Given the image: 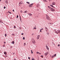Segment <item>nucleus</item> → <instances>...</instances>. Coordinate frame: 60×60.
<instances>
[{"instance_id": "1", "label": "nucleus", "mask_w": 60, "mask_h": 60, "mask_svg": "<svg viewBox=\"0 0 60 60\" xmlns=\"http://www.w3.org/2000/svg\"><path fill=\"white\" fill-rule=\"evenodd\" d=\"M46 19H47V20H51V19H50V17L48 16L47 15H46Z\"/></svg>"}, {"instance_id": "2", "label": "nucleus", "mask_w": 60, "mask_h": 60, "mask_svg": "<svg viewBox=\"0 0 60 60\" xmlns=\"http://www.w3.org/2000/svg\"><path fill=\"white\" fill-rule=\"evenodd\" d=\"M50 10H51L52 11H55V9L53 8H51Z\"/></svg>"}, {"instance_id": "3", "label": "nucleus", "mask_w": 60, "mask_h": 60, "mask_svg": "<svg viewBox=\"0 0 60 60\" xmlns=\"http://www.w3.org/2000/svg\"><path fill=\"white\" fill-rule=\"evenodd\" d=\"M32 42L33 43H34V44L35 43V40H34V39H32Z\"/></svg>"}, {"instance_id": "4", "label": "nucleus", "mask_w": 60, "mask_h": 60, "mask_svg": "<svg viewBox=\"0 0 60 60\" xmlns=\"http://www.w3.org/2000/svg\"><path fill=\"white\" fill-rule=\"evenodd\" d=\"M33 4H30L29 5V7H32V5H33Z\"/></svg>"}, {"instance_id": "5", "label": "nucleus", "mask_w": 60, "mask_h": 60, "mask_svg": "<svg viewBox=\"0 0 60 60\" xmlns=\"http://www.w3.org/2000/svg\"><path fill=\"white\" fill-rule=\"evenodd\" d=\"M40 37V35H38V36L37 37V39H39V38Z\"/></svg>"}, {"instance_id": "6", "label": "nucleus", "mask_w": 60, "mask_h": 60, "mask_svg": "<svg viewBox=\"0 0 60 60\" xmlns=\"http://www.w3.org/2000/svg\"><path fill=\"white\" fill-rule=\"evenodd\" d=\"M46 49H47V50H49V47H48V46H47V45H46Z\"/></svg>"}, {"instance_id": "7", "label": "nucleus", "mask_w": 60, "mask_h": 60, "mask_svg": "<svg viewBox=\"0 0 60 60\" xmlns=\"http://www.w3.org/2000/svg\"><path fill=\"white\" fill-rule=\"evenodd\" d=\"M22 4V1H21L19 3V4Z\"/></svg>"}, {"instance_id": "8", "label": "nucleus", "mask_w": 60, "mask_h": 60, "mask_svg": "<svg viewBox=\"0 0 60 60\" xmlns=\"http://www.w3.org/2000/svg\"><path fill=\"white\" fill-rule=\"evenodd\" d=\"M52 4L53 5H55L56 4H55V3L54 2H52Z\"/></svg>"}, {"instance_id": "9", "label": "nucleus", "mask_w": 60, "mask_h": 60, "mask_svg": "<svg viewBox=\"0 0 60 60\" xmlns=\"http://www.w3.org/2000/svg\"><path fill=\"white\" fill-rule=\"evenodd\" d=\"M50 5V6H51L52 7H53V8H55V7H53V6L52 5Z\"/></svg>"}, {"instance_id": "10", "label": "nucleus", "mask_w": 60, "mask_h": 60, "mask_svg": "<svg viewBox=\"0 0 60 60\" xmlns=\"http://www.w3.org/2000/svg\"><path fill=\"white\" fill-rule=\"evenodd\" d=\"M48 52H47L45 53V56H46L47 55V54H48Z\"/></svg>"}, {"instance_id": "11", "label": "nucleus", "mask_w": 60, "mask_h": 60, "mask_svg": "<svg viewBox=\"0 0 60 60\" xmlns=\"http://www.w3.org/2000/svg\"><path fill=\"white\" fill-rule=\"evenodd\" d=\"M57 31L58 32V33H59H59H60V30H57Z\"/></svg>"}, {"instance_id": "12", "label": "nucleus", "mask_w": 60, "mask_h": 60, "mask_svg": "<svg viewBox=\"0 0 60 60\" xmlns=\"http://www.w3.org/2000/svg\"><path fill=\"white\" fill-rule=\"evenodd\" d=\"M5 3H6L7 4H8V2H7V0H6L5 1Z\"/></svg>"}, {"instance_id": "13", "label": "nucleus", "mask_w": 60, "mask_h": 60, "mask_svg": "<svg viewBox=\"0 0 60 60\" xmlns=\"http://www.w3.org/2000/svg\"><path fill=\"white\" fill-rule=\"evenodd\" d=\"M4 54L5 55H7V52H4Z\"/></svg>"}, {"instance_id": "14", "label": "nucleus", "mask_w": 60, "mask_h": 60, "mask_svg": "<svg viewBox=\"0 0 60 60\" xmlns=\"http://www.w3.org/2000/svg\"><path fill=\"white\" fill-rule=\"evenodd\" d=\"M24 13H26V12H27V11H24Z\"/></svg>"}, {"instance_id": "15", "label": "nucleus", "mask_w": 60, "mask_h": 60, "mask_svg": "<svg viewBox=\"0 0 60 60\" xmlns=\"http://www.w3.org/2000/svg\"><path fill=\"white\" fill-rule=\"evenodd\" d=\"M28 15H29V16H32V14H28Z\"/></svg>"}, {"instance_id": "16", "label": "nucleus", "mask_w": 60, "mask_h": 60, "mask_svg": "<svg viewBox=\"0 0 60 60\" xmlns=\"http://www.w3.org/2000/svg\"><path fill=\"white\" fill-rule=\"evenodd\" d=\"M11 43H12V44H14V42L12 41V42H11Z\"/></svg>"}, {"instance_id": "17", "label": "nucleus", "mask_w": 60, "mask_h": 60, "mask_svg": "<svg viewBox=\"0 0 60 60\" xmlns=\"http://www.w3.org/2000/svg\"><path fill=\"white\" fill-rule=\"evenodd\" d=\"M48 8H49V9H50V8H51V7H49V6H48Z\"/></svg>"}, {"instance_id": "18", "label": "nucleus", "mask_w": 60, "mask_h": 60, "mask_svg": "<svg viewBox=\"0 0 60 60\" xmlns=\"http://www.w3.org/2000/svg\"><path fill=\"white\" fill-rule=\"evenodd\" d=\"M20 20L21 21V16H20Z\"/></svg>"}, {"instance_id": "19", "label": "nucleus", "mask_w": 60, "mask_h": 60, "mask_svg": "<svg viewBox=\"0 0 60 60\" xmlns=\"http://www.w3.org/2000/svg\"><path fill=\"white\" fill-rule=\"evenodd\" d=\"M36 29V28L35 27H34V29Z\"/></svg>"}, {"instance_id": "20", "label": "nucleus", "mask_w": 60, "mask_h": 60, "mask_svg": "<svg viewBox=\"0 0 60 60\" xmlns=\"http://www.w3.org/2000/svg\"><path fill=\"white\" fill-rule=\"evenodd\" d=\"M53 57H55V56L54 55L52 56V58H53Z\"/></svg>"}, {"instance_id": "21", "label": "nucleus", "mask_w": 60, "mask_h": 60, "mask_svg": "<svg viewBox=\"0 0 60 60\" xmlns=\"http://www.w3.org/2000/svg\"><path fill=\"white\" fill-rule=\"evenodd\" d=\"M26 3L28 4H30V3H29V2H27Z\"/></svg>"}, {"instance_id": "22", "label": "nucleus", "mask_w": 60, "mask_h": 60, "mask_svg": "<svg viewBox=\"0 0 60 60\" xmlns=\"http://www.w3.org/2000/svg\"><path fill=\"white\" fill-rule=\"evenodd\" d=\"M8 13H9L10 14H11V12H10V11H8Z\"/></svg>"}, {"instance_id": "23", "label": "nucleus", "mask_w": 60, "mask_h": 60, "mask_svg": "<svg viewBox=\"0 0 60 60\" xmlns=\"http://www.w3.org/2000/svg\"><path fill=\"white\" fill-rule=\"evenodd\" d=\"M26 45V43H24V46H25V45Z\"/></svg>"}, {"instance_id": "24", "label": "nucleus", "mask_w": 60, "mask_h": 60, "mask_svg": "<svg viewBox=\"0 0 60 60\" xmlns=\"http://www.w3.org/2000/svg\"><path fill=\"white\" fill-rule=\"evenodd\" d=\"M43 1L45 2H46V0H43Z\"/></svg>"}, {"instance_id": "25", "label": "nucleus", "mask_w": 60, "mask_h": 60, "mask_svg": "<svg viewBox=\"0 0 60 60\" xmlns=\"http://www.w3.org/2000/svg\"><path fill=\"white\" fill-rule=\"evenodd\" d=\"M0 23H2V21L0 19Z\"/></svg>"}, {"instance_id": "26", "label": "nucleus", "mask_w": 60, "mask_h": 60, "mask_svg": "<svg viewBox=\"0 0 60 60\" xmlns=\"http://www.w3.org/2000/svg\"><path fill=\"white\" fill-rule=\"evenodd\" d=\"M31 52L32 54H33V51L32 50H31Z\"/></svg>"}, {"instance_id": "27", "label": "nucleus", "mask_w": 60, "mask_h": 60, "mask_svg": "<svg viewBox=\"0 0 60 60\" xmlns=\"http://www.w3.org/2000/svg\"><path fill=\"white\" fill-rule=\"evenodd\" d=\"M5 37H6V36H7V34H5Z\"/></svg>"}, {"instance_id": "28", "label": "nucleus", "mask_w": 60, "mask_h": 60, "mask_svg": "<svg viewBox=\"0 0 60 60\" xmlns=\"http://www.w3.org/2000/svg\"><path fill=\"white\" fill-rule=\"evenodd\" d=\"M23 40H25V37H23Z\"/></svg>"}, {"instance_id": "29", "label": "nucleus", "mask_w": 60, "mask_h": 60, "mask_svg": "<svg viewBox=\"0 0 60 60\" xmlns=\"http://www.w3.org/2000/svg\"><path fill=\"white\" fill-rule=\"evenodd\" d=\"M41 57L42 58H43V56L41 55Z\"/></svg>"}, {"instance_id": "30", "label": "nucleus", "mask_w": 60, "mask_h": 60, "mask_svg": "<svg viewBox=\"0 0 60 60\" xmlns=\"http://www.w3.org/2000/svg\"><path fill=\"white\" fill-rule=\"evenodd\" d=\"M14 28H16V27L15 26H14Z\"/></svg>"}, {"instance_id": "31", "label": "nucleus", "mask_w": 60, "mask_h": 60, "mask_svg": "<svg viewBox=\"0 0 60 60\" xmlns=\"http://www.w3.org/2000/svg\"><path fill=\"white\" fill-rule=\"evenodd\" d=\"M10 48L11 49V48H12V46H10Z\"/></svg>"}, {"instance_id": "32", "label": "nucleus", "mask_w": 60, "mask_h": 60, "mask_svg": "<svg viewBox=\"0 0 60 60\" xmlns=\"http://www.w3.org/2000/svg\"><path fill=\"white\" fill-rule=\"evenodd\" d=\"M56 54H55L54 55V56H56Z\"/></svg>"}, {"instance_id": "33", "label": "nucleus", "mask_w": 60, "mask_h": 60, "mask_svg": "<svg viewBox=\"0 0 60 60\" xmlns=\"http://www.w3.org/2000/svg\"><path fill=\"white\" fill-rule=\"evenodd\" d=\"M30 57H28V59H29V60H30Z\"/></svg>"}, {"instance_id": "34", "label": "nucleus", "mask_w": 60, "mask_h": 60, "mask_svg": "<svg viewBox=\"0 0 60 60\" xmlns=\"http://www.w3.org/2000/svg\"><path fill=\"white\" fill-rule=\"evenodd\" d=\"M47 35H49V33H47Z\"/></svg>"}, {"instance_id": "35", "label": "nucleus", "mask_w": 60, "mask_h": 60, "mask_svg": "<svg viewBox=\"0 0 60 60\" xmlns=\"http://www.w3.org/2000/svg\"><path fill=\"white\" fill-rule=\"evenodd\" d=\"M60 45L59 44L58 45V47H60Z\"/></svg>"}, {"instance_id": "36", "label": "nucleus", "mask_w": 60, "mask_h": 60, "mask_svg": "<svg viewBox=\"0 0 60 60\" xmlns=\"http://www.w3.org/2000/svg\"><path fill=\"white\" fill-rule=\"evenodd\" d=\"M39 52H37V54H39Z\"/></svg>"}, {"instance_id": "37", "label": "nucleus", "mask_w": 60, "mask_h": 60, "mask_svg": "<svg viewBox=\"0 0 60 60\" xmlns=\"http://www.w3.org/2000/svg\"><path fill=\"white\" fill-rule=\"evenodd\" d=\"M17 18H18V17H19V16L18 15H17Z\"/></svg>"}, {"instance_id": "38", "label": "nucleus", "mask_w": 60, "mask_h": 60, "mask_svg": "<svg viewBox=\"0 0 60 60\" xmlns=\"http://www.w3.org/2000/svg\"><path fill=\"white\" fill-rule=\"evenodd\" d=\"M6 8V7L5 6H4V9H5Z\"/></svg>"}, {"instance_id": "39", "label": "nucleus", "mask_w": 60, "mask_h": 60, "mask_svg": "<svg viewBox=\"0 0 60 60\" xmlns=\"http://www.w3.org/2000/svg\"><path fill=\"white\" fill-rule=\"evenodd\" d=\"M45 27V29H48V28H47V27Z\"/></svg>"}, {"instance_id": "40", "label": "nucleus", "mask_w": 60, "mask_h": 60, "mask_svg": "<svg viewBox=\"0 0 60 60\" xmlns=\"http://www.w3.org/2000/svg\"><path fill=\"white\" fill-rule=\"evenodd\" d=\"M43 29L42 28V29H41L40 30H43Z\"/></svg>"}, {"instance_id": "41", "label": "nucleus", "mask_w": 60, "mask_h": 60, "mask_svg": "<svg viewBox=\"0 0 60 60\" xmlns=\"http://www.w3.org/2000/svg\"><path fill=\"white\" fill-rule=\"evenodd\" d=\"M20 12L21 13L22 12V10H21L20 11Z\"/></svg>"}, {"instance_id": "42", "label": "nucleus", "mask_w": 60, "mask_h": 60, "mask_svg": "<svg viewBox=\"0 0 60 60\" xmlns=\"http://www.w3.org/2000/svg\"><path fill=\"white\" fill-rule=\"evenodd\" d=\"M31 60H34V58H33V59H32Z\"/></svg>"}, {"instance_id": "43", "label": "nucleus", "mask_w": 60, "mask_h": 60, "mask_svg": "<svg viewBox=\"0 0 60 60\" xmlns=\"http://www.w3.org/2000/svg\"><path fill=\"white\" fill-rule=\"evenodd\" d=\"M40 32H42V31H41V30H40Z\"/></svg>"}, {"instance_id": "44", "label": "nucleus", "mask_w": 60, "mask_h": 60, "mask_svg": "<svg viewBox=\"0 0 60 60\" xmlns=\"http://www.w3.org/2000/svg\"><path fill=\"white\" fill-rule=\"evenodd\" d=\"M46 29L45 31H47V30L48 29Z\"/></svg>"}, {"instance_id": "45", "label": "nucleus", "mask_w": 60, "mask_h": 60, "mask_svg": "<svg viewBox=\"0 0 60 60\" xmlns=\"http://www.w3.org/2000/svg\"><path fill=\"white\" fill-rule=\"evenodd\" d=\"M38 54H40V55L41 54V53H40V52H39L38 53Z\"/></svg>"}, {"instance_id": "46", "label": "nucleus", "mask_w": 60, "mask_h": 60, "mask_svg": "<svg viewBox=\"0 0 60 60\" xmlns=\"http://www.w3.org/2000/svg\"><path fill=\"white\" fill-rule=\"evenodd\" d=\"M19 29H21V28L20 27H19Z\"/></svg>"}, {"instance_id": "47", "label": "nucleus", "mask_w": 60, "mask_h": 60, "mask_svg": "<svg viewBox=\"0 0 60 60\" xmlns=\"http://www.w3.org/2000/svg\"><path fill=\"white\" fill-rule=\"evenodd\" d=\"M54 31H56V29H54Z\"/></svg>"}, {"instance_id": "48", "label": "nucleus", "mask_w": 60, "mask_h": 60, "mask_svg": "<svg viewBox=\"0 0 60 60\" xmlns=\"http://www.w3.org/2000/svg\"><path fill=\"white\" fill-rule=\"evenodd\" d=\"M23 34L22 33L21 34H22V35H23Z\"/></svg>"}, {"instance_id": "49", "label": "nucleus", "mask_w": 60, "mask_h": 60, "mask_svg": "<svg viewBox=\"0 0 60 60\" xmlns=\"http://www.w3.org/2000/svg\"><path fill=\"white\" fill-rule=\"evenodd\" d=\"M12 35H14V34H12Z\"/></svg>"}, {"instance_id": "50", "label": "nucleus", "mask_w": 60, "mask_h": 60, "mask_svg": "<svg viewBox=\"0 0 60 60\" xmlns=\"http://www.w3.org/2000/svg\"><path fill=\"white\" fill-rule=\"evenodd\" d=\"M13 11H14V9H13Z\"/></svg>"}, {"instance_id": "51", "label": "nucleus", "mask_w": 60, "mask_h": 60, "mask_svg": "<svg viewBox=\"0 0 60 60\" xmlns=\"http://www.w3.org/2000/svg\"><path fill=\"white\" fill-rule=\"evenodd\" d=\"M57 32V31H55V33H56Z\"/></svg>"}, {"instance_id": "52", "label": "nucleus", "mask_w": 60, "mask_h": 60, "mask_svg": "<svg viewBox=\"0 0 60 60\" xmlns=\"http://www.w3.org/2000/svg\"><path fill=\"white\" fill-rule=\"evenodd\" d=\"M13 55H14L15 54V53H13Z\"/></svg>"}, {"instance_id": "53", "label": "nucleus", "mask_w": 60, "mask_h": 60, "mask_svg": "<svg viewBox=\"0 0 60 60\" xmlns=\"http://www.w3.org/2000/svg\"><path fill=\"white\" fill-rule=\"evenodd\" d=\"M4 42V43H6V42Z\"/></svg>"}, {"instance_id": "54", "label": "nucleus", "mask_w": 60, "mask_h": 60, "mask_svg": "<svg viewBox=\"0 0 60 60\" xmlns=\"http://www.w3.org/2000/svg\"><path fill=\"white\" fill-rule=\"evenodd\" d=\"M56 34H58V32H56Z\"/></svg>"}, {"instance_id": "55", "label": "nucleus", "mask_w": 60, "mask_h": 60, "mask_svg": "<svg viewBox=\"0 0 60 60\" xmlns=\"http://www.w3.org/2000/svg\"><path fill=\"white\" fill-rule=\"evenodd\" d=\"M16 59L15 58L14 59V60H16Z\"/></svg>"}, {"instance_id": "56", "label": "nucleus", "mask_w": 60, "mask_h": 60, "mask_svg": "<svg viewBox=\"0 0 60 60\" xmlns=\"http://www.w3.org/2000/svg\"><path fill=\"white\" fill-rule=\"evenodd\" d=\"M19 6H20V5H19Z\"/></svg>"}, {"instance_id": "57", "label": "nucleus", "mask_w": 60, "mask_h": 60, "mask_svg": "<svg viewBox=\"0 0 60 60\" xmlns=\"http://www.w3.org/2000/svg\"><path fill=\"white\" fill-rule=\"evenodd\" d=\"M0 2H1V0H0Z\"/></svg>"}, {"instance_id": "58", "label": "nucleus", "mask_w": 60, "mask_h": 60, "mask_svg": "<svg viewBox=\"0 0 60 60\" xmlns=\"http://www.w3.org/2000/svg\"><path fill=\"white\" fill-rule=\"evenodd\" d=\"M3 46V47H4V46Z\"/></svg>"}]
</instances>
